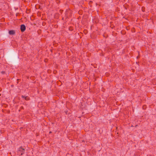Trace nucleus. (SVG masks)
I'll return each mask as SVG.
<instances>
[{
	"label": "nucleus",
	"mask_w": 156,
	"mask_h": 156,
	"mask_svg": "<svg viewBox=\"0 0 156 156\" xmlns=\"http://www.w3.org/2000/svg\"><path fill=\"white\" fill-rule=\"evenodd\" d=\"M25 151V149L22 147H20L17 150V154L19 156L22 155L24 154Z\"/></svg>",
	"instance_id": "f257e3e1"
},
{
	"label": "nucleus",
	"mask_w": 156,
	"mask_h": 156,
	"mask_svg": "<svg viewBox=\"0 0 156 156\" xmlns=\"http://www.w3.org/2000/svg\"><path fill=\"white\" fill-rule=\"evenodd\" d=\"M20 30L22 32H23L26 30V27L24 24H22L20 26Z\"/></svg>",
	"instance_id": "f03ea898"
},
{
	"label": "nucleus",
	"mask_w": 156,
	"mask_h": 156,
	"mask_svg": "<svg viewBox=\"0 0 156 156\" xmlns=\"http://www.w3.org/2000/svg\"><path fill=\"white\" fill-rule=\"evenodd\" d=\"M9 34L10 35H14L15 34V32L14 30H12L9 31Z\"/></svg>",
	"instance_id": "7ed1b4c3"
},
{
	"label": "nucleus",
	"mask_w": 156,
	"mask_h": 156,
	"mask_svg": "<svg viewBox=\"0 0 156 156\" xmlns=\"http://www.w3.org/2000/svg\"><path fill=\"white\" fill-rule=\"evenodd\" d=\"M21 97H22V98H24L25 100H26V101H28L30 99V98L28 96L25 97L22 95Z\"/></svg>",
	"instance_id": "20e7f679"
},
{
	"label": "nucleus",
	"mask_w": 156,
	"mask_h": 156,
	"mask_svg": "<svg viewBox=\"0 0 156 156\" xmlns=\"http://www.w3.org/2000/svg\"><path fill=\"white\" fill-rule=\"evenodd\" d=\"M144 108H145V106H143V109H144Z\"/></svg>",
	"instance_id": "39448f33"
},
{
	"label": "nucleus",
	"mask_w": 156,
	"mask_h": 156,
	"mask_svg": "<svg viewBox=\"0 0 156 156\" xmlns=\"http://www.w3.org/2000/svg\"><path fill=\"white\" fill-rule=\"evenodd\" d=\"M21 109H23V106H21Z\"/></svg>",
	"instance_id": "423d86ee"
},
{
	"label": "nucleus",
	"mask_w": 156,
	"mask_h": 156,
	"mask_svg": "<svg viewBox=\"0 0 156 156\" xmlns=\"http://www.w3.org/2000/svg\"><path fill=\"white\" fill-rule=\"evenodd\" d=\"M52 133V132H51V131H50V132H49V133Z\"/></svg>",
	"instance_id": "0eeeda50"
}]
</instances>
